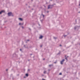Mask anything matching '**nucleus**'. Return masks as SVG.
I'll return each mask as SVG.
<instances>
[{"mask_svg":"<svg viewBox=\"0 0 80 80\" xmlns=\"http://www.w3.org/2000/svg\"><path fill=\"white\" fill-rule=\"evenodd\" d=\"M79 6H80V4H79Z\"/></svg>","mask_w":80,"mask_h":80,"instance_id":"25","label":"nucleus"},{"mask_svg":"<svg viewBox=\"0 0 80 80\" xmlns=\"http://www.w3.org/2000/svg\"><path fill=\"white\" fill-rule=\"evenodd\" d=\"M42 47V46H41V47Z\"/></svg>","mask_w":80,"mask_h":80,"instance_id":"19","label":"nucleus"},{"mask_svg":"<svg viewBox=\"0 0 80 80\" xmlns=\"http://www.w3.org/2000/svg\"><path fill=\"white\" fill-rule=\"evenodd\" d=\"M52 8V6L49 5L48 6V9H49V8Z\"/></svg>","mask_w":80,"mask_h":80,"instance_id":"3","label":"nucleus"},{"mask_svg":"<svg viewBox=\"0 0 80 80\" xmlns=\"http://www.w3.org/2000/svg\"><path fill=\"white\" fill-rule=\"evenodd\" d=\"M65 59L67 60V58H65Z\"/></svg>","mask_w":80,"mask_h":80,"instance_id":"14","label":"nucleus"},{"mask_svg":"<svg viewBox=\"0 0 80 80\" xmlns=\"http://www.w3.org/2000/svg\"><path fill=\"white\" fill-rule=\"evenodd\" d=\"M24 78H25V77H24Z\"/></svg>","mask_w":80,"mask_h":80,"instance_id":"24","label":"nucleus"},{"mask_svg":"<svg viewBox=\"0 0 80 80\" xmlns=\"http://www.w3.org/2000/svg\"><path fill=\"white\" fill-rule=\"evenodd\" d=\"M20 51H22V49H20Z\"/></svg>","mask_w":80,"mask_h":80,"instance_id":"17","label":"nucleus"},{"mask_svg":"<svg viewBox=\"0 0 80 80\" xmlns=\"http://www.w3.org/2000/svg\"><path fill=\"white\" fill-rule=\"evenodd\" d=\"M65 61V59H63L61 61V64H63V62Z\"/></svg>","mask_w":80,"mask_h":80,"instance_id":"2","label":"nucleus"},{"mask_svg":"<svg viewBox=\"0 0 80 80\" xmlns=\"http://www.w3.org/2000/svg\"><path fill=\"white\" fill-rule=\"evenodd\" d=\"M49 67H51V66H53L52 65H49Z\"/></svg>","mask_w":80,"mask_h":80,"instance_id":"8","label":"nucleus"},{"mask_svg":"<svg viewBox=\"0 0 80 80\" xmlns=\"http://www.w3.org/2000/svg\"><path fill=\"white\" fill-rule=\"evenodd\" d=\"M19 20L21 21H22L23 20V19H22V18H19Z\"/></svg>","mask_w":80,"mask_h":80,"instance_id":"6","label":"nucleus"},{"mask_svg":"<svg viewBox=\"0 0 80 80\" xmlns=\"http://www.w3.org/2000/svg\"><path fill=\"white\" fill-rule=\"evenodd\" d=\"M53 38H54V39H56V38H56L55 37H54Z\"/></svg>","mask_w":80,"mask_h":80,"instance_id":"11","label":"nucleus"},{"mask_svg":"<svg viewBox=\"0 0 80 80\" xmlns=\"http://www.w3.org/2000/svg\"><path fill=\"white\" fill-rule=\"evenodd\" d=\"M3 12H5V11L4 10L2 11L1 12H0V14H2V13H3Z\"/></svg>","mask_w":80,"mask_h":80,"instance_id":"4","label":"nucleus"},{"mask_svg":"<svg viewBox=\"0 0 80 80\" xmlns=\"http://www.w3.org/2000/svg\"><path fill=\"white\" fill-rule=\"evenodd\" d=\"M7 70H8V69L6 70V71H7Z\"/></svg>","mask_w":80,"mask_h":80,"instance_id":"21","label":"nucleus"},{"mask_svg":"<svg viewBox=\"0 0 80 80\" xmlns=\"http://www.w3.org/2000/svg\"><path fill=\"white\" fill-rule=\"evenodd\" d=\"M43 38V36H40L39 38L41 39V38Z\"/></svg>","mask_w":80,"mask_h":80,"instance_id":"5","label":"nucleus"},{"mask_svg":"<svg viewBox=\"0 0 80 80\" xmlns=\"http://www.w3.org/2000/svg\"><path fill=\"white\" fill-rule=\"evenodd\" d=\"M74 29H76V27H75L74 28Z\"/></svg>","mask_w":80,"mask_h":80,"instance_id":"12","label":"nucleus"},{"mask_svg":"<svg viewBox=\"0 0 80 80\" xmlns=\"http://www.w3.org/2000/svg\"><path fill=\"white\" fill-rule=\"evenodd\" d=\"M12 14V12H9L8 13V16H11Z\"/></svg>","mask_w":80,"mask_h":80,"instance_id":"1","label":"nucleus"},{"mask_svg":"<svg viewBox=\"0 0 80 80\" xmlns=\"http://www.w3.org/2000/svg\"><path fill=\"white\" fill-rule=\"evenodd\" d=\"M59 75H62V73H60L59 74Z\"/></svg>","mask_w":80,"mask_h":80,"instance_id":"10","label":"nucleus"},{"mask_svg":"<svg viewBox=\"0 0 80 80\" xmlns=\"http://www.w3.org/2000/svg\"><path fill=\"white\" fill-rule=\"evenodd\" d=\"M60 47H62V45H60Z\"/></svg>","mask_w":80,"mask_h":80,"instance_id":"13","label":"nucleus"},{"mask_svg":"<svg viewBox=\"0 0 80 80\" xmlns=\"http://www.w3.org/2000/svg\"><path fill=\"white\" fill-rule=\"evenodd\" d=\"M26 77H28V74H26Z\"/></svg>","mask_w":80,"mask_h":80,"instance_id":"7","label":"nucleus"},{"mask_svg":"<svg viewBox=\"0 0 80 80\" xmlns=\"http://www.w3.org/2000/svg\"><path fill=\"white\" fill-rule=\"evenodd\" d=\"M42 16H43V17H44V15H42Z\"/></svg>","mask_w":80,"mask_h":80,"instance_id":"15","label":"nucleus"},{"mask_svg":"<svg viewBox=\"0 0 80 80\" xmlns=\"http://www.w3.org/2000/svg\"><path fill=\"white\" fill-rule=\"evenodd\" d=\"M27 41H29V40H27Z\"/></svg>","mask_w":80,"mask_h":80,"instance_id":"20","label":"nucleus"},{"mask_svg":"<svg viewBox=\"0 0 80 80\" xmlns=\"http://www.w3.org/2000/svg\"><path fill=\"white\" fill-rule=\"evenodd\" d=\"M19 25H21V23H19Z\"/></svg>","mask_w":80,"mask_h":80,"instance_id":"16","label":"nucleus"},{"mask_svg":"<svg viewBox=\"0 0 80 80\" xmlns=\"http://www.w3.org/2000/svg\"><path fill=\"white\" fill-rule=\"evenodd\" d=\"M42 80H45V79H43Z\"/></svg>","mask_w":80,"mask_h":80,"instance_id":"23","label":"nucleus"},{"mask_svg":"<svg viewBox=\"0 0 80 80\" xmlns=\"http://www.w3.org/2000/svg\"><path fill=\"white\" fill-rule=\"evenodd\" d=\"M46 73V71H45L44 72V73Z\"/></svg>","mask_w":80,"mask_h":80,"instance_id":"9","label":"nucleus"},{"mask_svg":"<svg viewBox=\"0 0 80 80\" xmlns=\"http://www.w3.org/2000/svg\"><path fill=\"white\" fill-rule=\"evenodd\" d=\"M43 60H45V59H43Z\"/></svg>","mask_w":80,"mask_h":80,"instance_id":"22","label":"nucleus"},{"mask_svg":"<svg viewBox=\"0 0 80 80\" xmlns=\"http://www.w3.org/2000/svg\"><path fill=\"white\" fill-rule=\"evenodd\" d=\"M22 28H23V27H22Z\"/></svg>","mask_w":80,"mask_h":80,"instance_id":"18","label":"nucleus"}]
</instances>
